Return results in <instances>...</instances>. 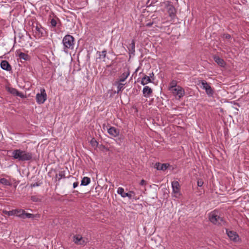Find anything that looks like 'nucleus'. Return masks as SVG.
Returning a JSON list of instances; mask_svg holds the SVG:
<instances>
[{
    "mask_svg": "<svg viewBox=\"0 0 249 249\" xmlns=\"http://www.w3.org/2000/svg\"><path fill=\"white\" fill-rule=\"evenodd\" d=\"M12 157L19 161H28L32 159L33 155L31 152L18 149L12 151Z\"/></svg>",
    "mask_w": 249,
    "mask_h": 249,
    "instance_id": "nucleus-1",
    "label": "nucleus"
},
{
    "mask_svg": "<svg viewBox=\"0 0 249 249\" xmlns=\"http://www.w3.org/2000/svg\"><path fill=\"white\" fill-rule=\"evenodd\" d=\"M63 45V51L65 53H68L69 50H72L74 48V38L70 35H67L65 36L62 40Z\"/></svg>",
    "mask_w": 249,
    "mask_h": 249,
    "instance_id": "nucleus-2",
    "label": "nucleus"
},
{
    "mask_svg": "<svg viewBox=\"0 0 249 249\" xmlns=\"http://www.w3.org/2000/svg\"><path fill=\"white\" fill-rule=\"evenodd\" d=\"M33 35L36 39H39L46 36L47 33L45 29L37 23L32 26Z\"/></svg>",
    "mask_w": 249,
    "mask_h": 249,
    "instance_id": "nucleus-3",
    "label": "nucleus"
},
{
    "mask_svg": "<svg viewBox=\"0 0 249 249\" xmlns=\"http://www.w3.org/2000/svg\"><path fill=\"white\" fill-rule=\"evenodd\" d=\"M47 95L44 88L40 89V93L36 94V100L38 104H43L47 100Z\"/></svg>",
    "mask_w": 249,
    "mask_h": 249,
    "instance_id": "nucleus-4",
    "label": "nucleus"
},
{
    "mask_svg": "<svg viewBox=\"0 0 249 249\" xmlns=\"http://www.w3.org/2000/svg\"><path fill=\"white\" fill-rule=\"evenodd\" d=\"M167 8V13L171 19H173L176 16V11L174 6L170 4L169 1H166L163 2Z\"/></svg>",
    "mask_w": 249,
    "mask_h": 249,
    "instance_id": "nucleus-5",
    "label": "nucleus"
},
{
    "mask_svg": "<svg viewBox=\"0 0 249 249\" xmlns=\"http://www.w3.org/2000/svg\"><path fill=\"white\" fill-rule=\"evenodd\" d=\"M209 220L214 224H221L223 222V219L218 215L217 212L213 211L209 214Z\"/></svg>",
    "mask_w": 249,
    "mask_h": 249,
    "instance_id": "nucleus-6",
    "label": "nucleus"
},
{
    "mask_svg": "<svg viewBox=\"0 0 249 249\" xmlns=\"http://www.w3.org/2000/svg\"><path fill=\"white\" fill-rule=\"evenodd\" d=\"M200 87L204 89L209 96H212L213 94V90L210 85L205 80H201L200 83Z\"/></svg>",
    "mask_w": 249,
    "mask_h": 249,
    "instance_id": "nucleus-7",
    "label": "nucleus"
},
{
    "mask_svg": "<svg viewBox=\"0 0 249 249\" xmlns=\"http://www.w3.org/2000/svg\"><path fill=\"white\" fill-rule=\"evenodd\" d=\"M170 91L172 92L173 95L178 97V99H180L183 97L185 94V91L184 89L180 86H178L177 88L173 89Z\"/></svg>",
    "mask_w": 249,
    "mask_h": 249,
    "instance_id": "nucleus-8",
    "label": "nucleus"
},
{
    "mask_svg": "<svg viewBox=\"0 0 249 249\" xmlns=\"http://www.w3.org/2000/svg\"><path fill=\"white\" fill-rule=\"evenodd\" d=\"M117 193L121 195L122 197H128L129 198L131 199L135 195V193L133 191H129L128 193H125L124 192V189L122 187H119L118 188Z\"/></svg>",
    "mask_w": 249,
    "mask_h": 249,
    "instance_id": "nucleus-9",
    "label": "nucleus"
},
{
    "mask_svg": "<svg viewBox=\"0 0 249 249\" xmlns=\"http://www.w3.org/2000/svg\"><path fill=\"white\" fill-rule=\"evenodd\" d=\"M172 187L173 193H174V196L178 197L180 195V187L179 184L177 181H174L172 182Z\"/></svg>",
    "mask_w": 249,
    "mask_h": 249,
    "instance_id": "nucleus-10",
    "label": "nucleus"
},
{
    "mask_svg": "<svg viewBox=\"0 0 249 249\" xmlns=\"http://www.w3.org/2000/svg\"><path fill=\"white\" fill-rule=\"evenodd\" d=\"M226 233L231 240L234 242H237L239 241V236L235 231L227 230Z\"/></svg>",
    "mask_w": 249,
    "mask_h": 249,
    "instance_id": "nucleus-11",
    "label": "nucleus"
},
{
    "mask_svg": "<svg viewBox=\"0 0 249 249\" xmlns=\"http://www.w3.org/2000/svg\"><path fill=\"white\" fill-rule=\"evenodd\" d=\"M73 241L75 244L78 245H84L87 241L84 239L80 235H76L73 237Z\"/></svg>",
    "mask_w": 249,
    "mask_h": 249,
    "instance_id": "nucleus-12",
    "label": "nucleus"
},
{
    "mask_svg": "<svg viewBox=\"0 0 249 249\" xmlns=\"http://www.w3.org/2000/svg\"><path fill=\"white\" fill-rule=\"evenodd\" d=\"M169 166V164L168 163H160L159 162H157L155 164V168H156L158 170L165 171L168 168Z\"/></svg>",
    "mask_w": 249,
    "mask_h": 249,
    "instance_id": "nucleus-13",
    "label": "nucleus"
},
{
    "mask_svg": "<svg viewBox=\"0 0 249 249\" xmlns=\"http://www.w3.org/2000/svg\"><path fill=\"white\" fill-rule=\"evenodd\" d=\"M152 93V89L148 86H145L142 89V94L143 96L148 98L151 96Z\"/></svg>",
    "mask_w": 249,
    "mask_h": 249,
    "instance_id": "nucleus-14",
    "label": "nucleus"
},
{
    "mask_svg": "<svg viewBox=\"0 0 249 249\" xmlns=\"http://www.w3.org/2000/svg\"><path fill=\"white\" fill-rule=\"evenodd\" d=\"M0 65V68L3 70L8 71L11 70V67L6 60H2L1 62Z\"/></svg>",
    "mask_w": 249,
    "mask_h": 249,
    "instance_id": "nucleus-15",
    "label": "nucleus"
},
{
    "mask_svg": "<svg viewBox=\"0 0 249 249\" xmlns=\"http://www.w3.org/2000/svg\"><path fill=\"white\" fill-rule=\"evenodd\" d=\"M107 132L109 135L114 137H117L119 134V130L113 126L109 128L107 130Z\"/></svg>",
    "mask_w": 249,
    "mask_h": 249,
    "instance_id": "nucleus-16",
    "label": "nucleus"
},
{
    "mask_svg": "<svg viewBox=\"0 0 249 249\" xmlns=\"http://www.w3.org/2000/svg\"><path fill=\"white\" fill-rule=\"evenodd\" d=\"M7 90L9 92L12 94L16 95L21 97L23 96L21 93H20L17 89L14 88H8Z\"/></svg>",
    "mask_w": 249,
    "mask_h": 249,
    "instance_id": "nucleus-17",
    "label": "nucleus"
},
{
    "mask_svg": "<svg viewBox=\"0 0 249 249\" xmlns=\"http://www.w3.org/2000/svg\"><path fill=\"white\" fill-rule=\"evenodd\" d=\"M214 61L220 66L224 67L225 66V62L224 60L220 58L218 56H214L213 57Z\"/></svg>",
    "mask_w": 249,
    "mask_h": 249,
    "instance_id": "nucleus-18",
    "label": "nucleus"
},
{
    "mask_svg": "<svg viewBox=\"0 0 249 249\" xmlns=\"http://www.w3.org/2000/svg\"><path fill=\"white\" fill-rule=\"evenodd\" d=\"M152 80L150 78V77L147 75H144L142 79V81L141 84L143 86L149 83H151Z\"/></svg>",
    "mask_w": 249,
    "mask_h": 249,
    "instance_id": "nucleus-19",
    "label": "nucleus"
},
{
    "mask_svg": "<svg viewBox=\"0 0 249 249\" xmlns=\"http://www.w3.org/2000/svg\"><path fill=\"white\" fill-rule=\"evenodd\" d=\"M90 182V178H89L85 177L81 180V185L87 186L89 184Z\"/></svg>",
    "mask_w": 249,
    "mask_h": 249,
    "instance_id": "nucleus-20",
    "label": "nucleus"
},
{
    "mask_svg": "<svg viewBox=\"0 0 249 249\" xmlns=\"http://www.w3.org/2000/svg\"><path fill=\"white\" fill-rule=\"evenodd\" d=\"M25 217L28 218H38L40 217V214H33L32 213H26L25 212L24 218H25Z\"/></svg>",
    "mask_w": 249,
    "mask_h": 249,
    "instance_id": "nucleus-21",
    "label": "nucleus"
},
{
    "mask_svg": "<svg viewBox=\"0 0 249 249\" xmlns=\"http://www.w3.org/2000/svg\"><path fill=\"white\" fill-rule=\"evenodd\" d=\"M16 211L15 215L21 218H24L25 211L23 210H15Z\"/></svg>",
    "mask_w": 249,
    "mask_h": 249,
    "instance_id": "nucleus-22",
    "label": "nucleus"
},
{
    "mask_svg": "<svg viewBox=\"0 0 249 249\" xmlns=\"http://www.w3.org/2000/svg\"><path fill=\"white\" fill-rule=\"evenodd\" d=\"M0 183L3 185L6 186H11V182L5 178H2L0 179Z\"/></svg>",
    "mask_w": 249,
    "mask_h": 249,
    "instance_id": "nucleus-23",
    "label": "nucleus"
},
{
    "mask_svg": "<svg viewBox=\"0 0 249 249\" xmlns=\"http://www.w3.org/2000/svg\"><path fill=\"white\" fill-rule=\"evenodd\" d=\"M129 75V73L124 72L120 76L119 81L120 82H124L126 79L128 77Z\"/></svg>",
    "mask_w": 249,
    "mask_h": 249,
    "instance_id": "nucleus-24",
    "label": "nucleus"
},
{
    "mask_svg": "<svg viewBox=\"0 0 249 249\" xmlns=\"http://www.w3.org/2000/svg\"><path fill=\"white\" fill-rule=\"evenodd\" d=\"M178 86L177 85V82L176 81H172L170 82L169 87V90L170 91L172 90L173 89H175V88H177Z\"/></svg>",
    "mask_w": 249,
    "mask_h": 249,
    "instance_id": "nucleus-25",
    "label": "nucleus"
},
{
    "mask_svg": "<svg viewBox=\"0 0 249 249\" xmlns=\"http://www.w3.org/2000/svg\"><path fill=\"white\" fill-rule=\"evenodd\" d=\"M19 57L20 59H23L24 60H27L29 58L28 55L24 53H20L19 54Z\"/></svg>",
    "mask_w": 249,
    "mask_h": 249,
    "instance_id": "nucleus-26",
    "label": "nucleus"
},
{
    "mask_svg": "<svg viewBox=\"0 0 249 249\" xmlns=\"http://www.w3.org/2000/svg\"><path fill=\"white\" fill-rule=\"evenodd\" d=\"M31 200L34 202H39L41 200V197L38 196H31Z\"/></svg>",
    "mask_w": 249,
    "mask_h": 249,
    "instance_id": "nucleus-27",
    "label": "nucleus"
},
{
    "mask_svg": "<svg viewBox=\"0 0 249 249\" xmlns=\"http://www.w3.org/2000/svg\"><path fill=\"white\" fill-rule=\"evenodd\" d=\"M135 43L134 40H132L131 43L130 44V47L128 48L129 51H131L132 53L135 52Z\"/></svg>",
    "mask_w": 249,
    "mask_h": 249,
    "instance_id": "nucleus-28",
    "label": "nucleus"
},
{
    "mask_svg": "<svg viewBox=\"0 0 249 249\" xmlns=\"http://www.w3.org/2000/svg\"><path fill=\"white\" fill-rule=\"evenodd\" d=\"M51 44V40L50 39L46 40L44 43L41 44V46L43 48H46L50 46Z\"/></svg>",
    "mask_w": 249,
    "mask_h": 249,
    "instance_id": "nucleus-29",
    "label": "nucleus"
},
{
    "mask_svg": "<svg viewBox=\"0 0 249 249\" xmlns=\"http://www.w3.org/2000/svg\"><path fill=\"white\" fill-rule=\"evenodd\" d=\"M3 213L7 215L8 216H12L15 215L16 211H15V210L9 211H3Z\"/></svg>",
    "mask_w": 249,
    "mask_h": 249,
    "instance_id": "nucleus-30",
    "label": "nucleus"
},
{
    "mask_svg": "<svg viewBox=\"0 0 249 249\" xmlns=\"http://www.w3.org/2000/svg\"><path fill=\"white\" fill-rule=\"evenodd\" d=\"M99 53V58L100 59H104L106 57L107 52L106 51H103L102 52H98L97 53Z\"/></svg>",
    "mask_w": 249,
    "mask_h": 249,
    "instance_id": "nucleus-31",
    "label": "nucleus"
},
{
    "mask_svg": "<svg viewBox=\"0 0 249 249\" xmlns=\"http://www.w3.org/2000/svg\"><path fill=\"white\" fill-rule=\"evenodd\" d=\"M124 84L121 83H118L117 84V93H119L120 91H122L124 89Z\"/></svg>",
    "mask_w": 249,
    "mask_h": 249,
    "instance_id": "nucleus-32",
    "label": "nucleus"
},
{
    "mask_svg": "<svg viewBox=\"0 0 249 249\" xmlns=\"http://www.w3.org/2000/svg\"><path fill=\"white\" fill-rule=\"evenodd\" d=\"M90 143L93 146H97L98 145V142L94 139H92L91 140Z\"/></svg>",
    "mask_w": 249,
    "mask_h": 249,
    "instance_id": "nucleus-33",
    "label": "nucleus"
},
{
    "mask_svg": "<svg viewBox=\"0 0 249 249\" xmlns=\"http://www.w3.org/2000/svg\"><path fill=\"white\" fill-rule=\"evenodd\" d=\"M51 24L53 27H55L57 24V22L55 19L53 18L51 20Z\"/></svg>",
    "mask_w": 249,
    "mask_h": 249,
    "instance_id": "nucleus-34",
    "label": "nucleus"
},
{
    "mask_svg": "<svg viewBox=\"0 0 249 249\" xmlns=\"http://www.w3.org/2000/svg\"><path fill=\"white\" fill-rule=\"evenodd\" d=\"M197 184L198 186L201 187V186H202V185L203 184V181L201 179H199L197 180Z\"/></svg>",
    "mask_w": 249,
    "mask_h": 249,
    "instance_id": "nucleus-35",
    "label": "nucleus"
},
{
    "mask_svg": "<svg viewBox=\"0 0 249 249\" xmlns=\"http://www.w3.org/2000/svg\"><path fill=\"white\" fill-rule=\"evenodd\" d=\"M223 37L225 39H229L230 38H231V36L229 34H224Z\"/></svg>",
    "mask_w": 249,
    "mask_h": 249,
    "instance_id": "nucleus-36",
    "label": "nucleus"
},
{
    "mask_svg": "<svg viewBox=\"0 0 249 249\" xmlns=\"http://www.w3.org/2000/svg\"><path fill=\"white\" fill-rule=\"evenodd\" d=\"M140 184L142 186H144L146 184V182L145 180H144V179H142L140 183Z\"/></svg>",
    "mask_w": 249,
    "mask_h": 249,
    "instance_id": "nucleus-37",
    "label": "nucleus"
},
{
    "mask_svg": "<svg viewBox=\"0 0 249 249\" xmlns=\"http://www.w3.org/2000/svg\"><path fill=\"white\" fill-rule=\"evenodd\" d=\"M78 185V183L77 182H74L73 183V188H75L76 187H77Z\"/></svg>",
    "mask_w": 249,
    "mask_h": 249,
    "instance_id": "nucleus-38",
    "label": "nucleus"
},
{
    "mask_svg": "<svg viewBox=\"0 0 249 249\" xmlns=\"http://www.w3.org/2000/svg\"><path fill=\"white\" fill-rule=\"evenodd\" d=\"M59 176L60 177V178H63V177H64V175H63V174H62V173H60V174H59Z\"/></svg>",
    "mask_w": 249,
    "mask_h": 249,
    "instance_id": "nucleus-39",
    "label": "nucleus"
},
{
    "mask_svg": "<svg viewBox=\"0 0 249 249\" xmlns=\"http://www.w3.org/2000/svg\"><path fill=\"white\" fill-rule=\"evenodd\" d=\"M38 186V185H37V184H34V185H33V186H34V187H35V186Z\"/></svg>",
    "mask_w": 249,
    "mask_h": 249,
    "instance_id": "nucleus-40",
    "label": "nucleus"
},
{
    "mask_svg": "<svg viewBox=\"0 0 249 249\" xmlns=\"http://www.w3.org/2000/svg\"><path fill=\"white\" fill-rule=\"evenodd\" d=\"M154 3H155L154 2L152 1L150 5H151L152 4H154Z\"/></svg>",
    "mask_w": 249,
    "mask_h": 249,
    "instance_id": "nucleus-41",
    "label": "nucleus"
}]
</instances>
